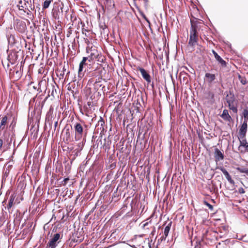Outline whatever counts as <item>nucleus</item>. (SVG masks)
Returning <instances> with one entry per match:
<instances>
[{"instance_id": "f257e3e1", "label": "nucleus", "mask_w": 248, "mask_h": 248, "mask_svg": "<svg viewBox=\"0 0 248 248\" xmlns=\"http://www.w3.org/2000/svg\"><path fill=\"white\" fill-rule=\"evenodd\" d=\"M105 67L101 64L93 71L90 72V75L92 78H90L86 87V91L89 92L90 94L92 92L96 93L100 88L103 89L102 80L103 76L105 74Z\"/></svg>"}, {"instance_id": "f03ea898", "label": "nucleus", "mask_w": 248, "mask_h": 248, "mask_svg": "<svg viewBox=\"0 0 248 248\" xmlns=\"http://www.w3.org/2000/svg\"><path fill=\"white\" fill-rule=\"evenodd\" d=\"M202 23L199 22H191V28L190 30L189 39L188 46L194 48L197 44L198 40V31L200 30Z\"/></svg>"}, {"instance_id": "7ed1b4c3", "label": "nucleus", "mask_w": 248, "mask_h": 248, "mask_svg": "<svg viewBox=\"0 0 248 248\" xmlns=\"http://www.w3.org/2000/svg\"><path fill=\"white\" fill-rule=\"evenodd\" d=\"M87 126L83 121L80 123L76 122L74 124L73 128L75 133V140L76 141L80 140L87 134Z\"/></svg>"}, {"instance_id": "20e7f679", "label": "nucleus", "mask_w": 248, "mask_h": 248, "mask_svg": "<svg viewBox=\"0 0 248 248\" xmlns=\"http://www.w3.org/2000/svg\"><path fill=\"white\" fill-rule=\"evenodd\" d=\"M16 7L19 10V13L22 16H27L28 17L31 18L33 16L31 11L34 9V6L31 4V6H28L25 2L22 0H19L16 5Z\"/></svg>"}, {"instance_id": "39448f33", "label": "nucleus", "mask_w": 248, "mask_h": 248, "mask_svg": "<svg viewBox=\"0 0 248 248\" xmlns=\"http://www.w3.org/2000/svg\"><path fill=\"white\" fill-rule=\"evenodd\" d=\"M226 100L228 104V107L230 109H231L234 113H237V107L234 105L235 101V97L234 94L230 92V94H227L226 97Z\"/></svg>"}, {"instance_id": "423d86ee", "label": "nucleus", "mask_w": 248, "mask_h": 248, "mask_svg": "<svg viewBox=\"0 0 248 248\" xmlns=\"http://www.w3.org/2000/svg\"><path fill=\"white\" fill-rule=\"evenodd\" d=\"M15 29L20 32H24L26 29V23L19 19H16L14 23Z\"/></svg>"}, {"instance_id": "0eeeda50", "label": "nucleus", "mask_w": 248, "mask_h": 248, "mask_svg": "<svg viewBox=\"0 0 248 248\" xmlns=\"http://www.w3.org/2000/svg\"><path fill=\"white\" fill-rule=\"evenodd\" d=\"M137 70L140 72L143 78L148 83H150L151 82V77L149 73L145 69L140 67H138Z\"/></svg>"}, {"instance_id": "6e6552de", "label": "nucleus", "mask_w": 248, "mask_h": 248, "mask_svg": "<svg viewBox=\"0 0 248 248\" xmlns=\"http://www.w3.org/2000/svg\"><path fill=\"white\" fill-rule=\"evenodd\" d=\"M61 235L59 233H55L53 238L50 240L47 246L52 248H55L58 243V241L60 239Z\"/></svg>"}, {"instance_id": "1a4fd4ad", "label": "nucleus", "mask_w": 248, "mask_h": 248, "mask_svg": "<svg viewBox=\"0 0 248 248\" xmlns=\"http://www.w3.org/2000/svg\"><path fill=\"white\" fill-rule=\"evenodd\" d=\"M247 120H244V123L242 124L239 130V139H244L246 136V134L247 131Z\"/></svg>"}, {"instance_id": "9d476101", "label": "nucleus", "mask_w": 248, "mask_h": 248, "mask_svg": "<svg viewBox=\"0 0 248 248\" xmlns=\"http://www.w3.org/2000/svg\"><path fill=\"white\" fill-rule=\"evenodd\" d=\"M219 169L222 172V173L225 176L226 178L230 183L232 184H233L234 183V181L232 179V177L229 174V172L224 167H221L219 168Z\"/></svg>"}, {"instance_id": "9b49d317", "label": "nucleus", "mask_w": 248, "mask_h": 248, "mask_svg": "<svg viewBox=\"0 0 248 248\" xmlns=\"http://www.w3.org/2000/svg\"><path fill=\"white\" fill-rule=\"evenodd\" d=\"M89 58L84 57L83 58L82 60L79 63V69H78V74H80L81 72L83 71L84 68L85 66L87 65L88 63L87 62V61H88Z\"/></svg>"}, {"instance_id": "f8f14e48", "label": "nucleus", "mask_w": 248, "mask_h": 248, "mask_svg": "<svg viewBox=\"0 0 248 248\" xmlns=\"http://www.w3.org/2000/svg\"><path fill=\"white\" fill-rule=\"evenodd\" d=\"M171 221L169 222L165 228L163 235L161 237V240H165L166 238L168 236L169 232L170 231L171 226Z\"/></svg>"}, {"instance_id": "ddd939ff", "label": "nucleus", "mask_w": 248, "mask_h": 248, "mask_svg": "<svg viewBox=\"0 0 248 248\" xmlns=\"http://www.w3.org/2000/svg\"><path fill=\"white\" fill-rule=\"evenodd\" d=\"M212 52L215 56V58L217 60V61L219 62V63H220L221 64V65L222 66H226V62L224 60H223L214 50H212Z\"/></svg>"}, {"instance_id": "4468645a", "label": "nucleus", "mask_w": 248, "mask_h": 248, "mask_svg": "<svg viewBox=\"0 0 248 248\" xmlns=\"http://www.w3.org/2000/svg\"><path fill=\"white\" fill-rule=\"evenodd\" d=\"M221 118L228 122H230L232 119L228 113V111L227 109H224L222 114L221 115Z\"/></svg>"}, {"instance_id": "2eb2a0df", "label": "nucleus", "mask_w": 248, "mask_h": 248, "mask_svg": "<svg viewBox=\"0 0 248 248\" xmlns=\"http://www.w3.org/2000/svg\"><path fill=\"white\" fill-rule=\"evenodd\" d=\"M215 157L216 158V160H222L224 158V155L221 152L218 150L217 148H216L215 151Z\"/></svg>"}, {"instance_id": "dca6fc26", "label": "nucleus", "mask_w": 248, "mask_h": 248, "mask_svg": "<svg viewBox=\"0 0 248 248\" xmlns=\"http://www.w3.org/2000/svg\"><path fill=\"white\" fill-rule=\"evenodd\" d=\"M104 120L102 117H100V120L98 121V123L96 125V127H97L98 129H100L101 132H102L104 130Z\"/></svg>"}, {"instance_id": "f3484780", "label": "nucleus", "mask_w": 248, "mask_h": 248, "mask_svg": "<svg viewBox=\"0 0 248 248\" xmlns=\"http://www.w3.org/2000/svg\"><path fill=\"white\" fill-rule=\"evenodd\" d=\"M205 78L208 83H211L216 79V76L215 74L207 73L205 74Z\"/></svg>"}, {"instance_id": "a211bd4d", "label": "nucleus", "mask_w": 248, "mask_h": 248, "mask_svg": "<svg viewBox=\"0 0 248 248\" xmlns=\"http://www.w3.org/2000/svg\"><path fill=\"white\" fill-rule=\"evenodd\" d=\"M8 118L6 116L2 117L0 124V131L4 129L6 124H7Z\"/></svg>"}, {"instance_id": "6ab92c4d", "label": "nucleus", "mask_w": 248, "mask_h": 248, "mask_svg": "<svg viewBox=\"0 0 248 248\" xmlns=\"http://www.w3.org/2000/svg\"><path fill=\"white\" fill-rule=\"evenodd\" d=\"M97 53V55L96 57V59L97 60V62H101V63H104L105 61H106L105 57L101 55V54L98 53L97 52H96Z\"/></svg>"}, {"instance_id": "aec40b11", "label": "nucleus", "mask_w": 248, "mask_h": 248, "mask_svg": "<svg viewBox=\"0 0 248 248\" xmlns=\"http://www.w3.org/2000/svg\"><path fill=\"white\" fill-rule=\"evenodd\" d=\"M15 197H16V196H14V195H12L10 197V199H9V200L8 202V204H7V206L8 210H9L12 207Z\"/></svg>"}, {"instance_id": "412c9836", "label": "nucleus", "mask_w": 248, "mask_h": 248, "mask_svg": "<svg viewBox=\"0 0 248 248\" xmlns=\"http://www.w3.org/2000/svg\"><path fill=\"white\" fill-rule=\"evenodd\" d=\"M236 170L241 173H245L248 176V168L244 167H238Z\"/></svg>"}, {"instance_id": "4be33fe9", "label": "nucleus", "mask_w": 248, "mask_h": 248, "mask_svg": "<svg viewBox=\"0 0 248 248\" xmlns=\"http://www.w3.org/2000/svg\"><path fill=\"white\" fill-rule=\"evenodd\" d=\"M93 52H92L90 54V56H89L88 58H89L88 62H91V61H92L93 59L96 58V56L97 55V53L96 52H97L96 50H93Z\"/></svg>"}, {"instance_id": "5701e85b", "label": "nucleus", "mask_w": 248, "mask_h": 248, "mask_svg": "<svg viewBox=\"0 0 248 248\" xmlns=\"http://www.w3.org/2000/svg\"><path fill=\"white\" fill-rule=\"evenodd\" d=\"M52 1L53 0H46L44 2V4L43 5V9H45L47 8Z\"/></svg>"}, {"instance_id": "b1692460", "label": "nucleus", "mask_w": 248, "mask_h": 248, "mask_svg": "<svg viewBox=\"0 0 248 248\" xmlns=\"http://www.w3.org/2000/svg\"><path fill=\"white\" fill-rule=\"evenodd\" d=\"M238 78L243 85H245L247 83V79L244 77H242L240 75H238Z\"/></svg>"}, {"instance_id": "393cba45", "label": "nucleus", "mask_w": 248, "mask_h": 248, "mask_svg": "<svg viewBox=\"0 0 248 248\" xmlns=\"http://www.w3.org/2000/svg\"><path fill=\"white\" fill-rule=\"evenodd\" d=\"M70 139H71V134H70V133L69 131V129H66V139H65L66 141L68 142L69 141H70Z\"/></svg>"}, {"instance_id": "a878e982", "label": "nucleus", "mask_w": 248, "mask_h": 248, "mask_svg": "<svg viewBox=\"0 0 248 248\" xmlns=\"http://www.w3.org/2000/svg\"><path fill=\"white\" fill-rule=\"evenodd\" d=\"M243 115L245 118V120L247 121L248 120V110L247 109H245L243 112Z\"/></svg>"}, {"instance_id": "bb28decb", "label": "nucleus", "mask_w": 248, "mask_h": 248, "mask_svg": "<svg viewBox=\"0 0 248 248\" xmlns=\"http://www.w3.org/2000/svg\"><path fill=\"white\" fill-rule=\"evenodd\" d=\"M240 146H244V147H245L248 143L247 142L246 140L245 139V138L244 139H242V140H240Z\"/></svg>"}, {"instance_id": "cd10ccee", "label": "nucleus", "mask_w": 248, "mask_h": 248, "mask_svg": "<svg viewBox=\"0 0 248 248\" xmlns=\"http://www.w3.org/2000/svg\"><path fill=\"white\" fill-rule=\"evenodd\" d=\"M203 203L204 204L206 205L208 208L209 209L211 210V211H213V206L210 204V203H209L207 202L204 201L203 202Z\"/></svg>"}, {"instance_id": "c85d7f7f", "label": "nucleus", "mask_w": 248, "mask_h": 248, "mask_svg": "<svg viewBox=\"0 0 248 248\" xmlns=\"http://www.w3.org/2000/svg\"><path fill=\"white\" fill-rule=\"evenodd\" d=\"M208 98L213 99L214 98V94L212 92H209L208 93Z\"/></svg>"}, {"instance_id": "c756f323", "label": "nucleus", "mask_w": 248, "mask_h": 248, "mask_svg": "<svg viewBox=\"0 0 248 248\" xmlns=\"http://www.w3.org/2000/svg\"><path fill=\"white\" fill-rule=\"evenodd\" d=\"M87 105L90 108H92L93 106V101H92V100H88L87 102Z\"/></svg>"}, {"instance_id": "7c9ffc66", "label": "nucleus", "mask_w": 248, "mask_h": 248, "mask_svg": "<svg viewBox=\"0 0 248 248\" xmlns=\"http://www.w3.org/2000/svg\"><path fill=\"white\" fill-rule=\"evenodd\" d=\"M86 93H88V94H89V96H90V98H89V100H90V101H91V100H92V101H93V94L92 93H90H90H89V91H88V92L86 91ZM92 93H93V92H92Z\"/></svg>"}, {"instance_id": "2f4dec72", "label": "nucleus", "mask_w": 248, "mask_h": 248, "mask_svg": "<svg viewBox=\"0 0 248 248\" xmlns=\"http://www.w3.org/2000/svg\"><path fill=\"white\" fill-rule=\"evenodd\" d=\"M24 2H25L28 6H31V0H22Z\"/></svg>"}, {"instance_id": "473e14b6", "label": "nucleus", "mask_w": 248, "mask_h": 248, "mask_svg": "<svg viewBox=\"0 0 248 248\" xmlns=\"http://www.w3.org/2000/svg\"><path fill=\"white\" fill-rule=\"evenodd\" d=\"M142 17L144 18V19L149 23V24H150L149 20L146 17L145 15L142 14Z\"/></svg>"}, {"instance_id": "72a5a7b5", "label": "nucleus", "mask_w": 248, "mask_h": 248, "mask_svg": "<svg viewBox=\"0 0 248 248\" xmlns=\"http://www.w3.org/2000/svg\"><path fill=\"white\" fill-rule=\"evenodd\" d=\"M16 74L17 75V78H20L21 77V73H20V72L18 70H17L16 72Z\"/></svg>"}, {"instance_id": "f704fd0d", "label": "nucleus", "mask_w": 248, "mask_h": 248, "mask_svg": "<svg viewBox=\"0 0 248 248\" xmlns=\"http://www.w3.org/2000/svg\"><path fill=\"white\" fill-rule=\"evenodd\" d=\"M69 180V178H64V180H63L64 183L62 185H65Z\"/></svg>"}, {"instance_id": "c9c22d12", "label": "nucleus", "mask_w": 248, "mask_h": 248, "mask_svg": "<svg viewBox=\"0 0 248 248\" xmlns=\"http://www.w3.org/2000/svg\"><path fill=\"white\" fill-rule=\"evenodd\" d=\"M238 191H239V192L240 194H243V193H244L245 192L244 189L243 188H240L239 189Z\"/></svg>"}, {"instance_id": "e433bc0d", "label": "nucleus", "mask_w": 248, "mask_h": 248, "mask_svg": "<svg viewBox=\"0 0 248 248\" xmlns=\"http://www.w3.org/2000/svg\"><path fill=\"white\" fill-rule=\"evenodd\" d=\"M3 145V140L1 139H0V149L1 148Z\"/></svg>"}, {"instance_id": "4c0bfd02", "label": "nucleus", "mask_w": 248, "mask_h": 248, "mask_svg": "<svg viewBox=\"0 0 248 248\" xmlns=\"http://www.w3.org/2000/svg\"><path fill=\"white\" fill-rule=\"evenodd\" d=\"M148 241H149V242H148V246H149V248H152V247H151V242H150V241H149V239H148Z\"/></svg>"}, {"instance_id": "58836bf2", "label": "nucleus", "mask_w": 248, "mask_h": 248, "mask_svg": "<svg viewBox=\"0 0 248 248\" xmlns=\"http://www.w3.org/2000/svg\"><path fill=\"white\" fill-rule=\"evenodd\" d=\"M106 2H107V4H108V2L111 3V0H106Z\"/></svg>"}, {"instance_id": "ea45409f", "label": "nucleus", "mask_w": 248, "mask_h": 248, "mask_svg": "<svg viewBox=\"0 0 248 248\" xmlns=\"http://www.w3.org/2000/svg\"><path fill=\"white\" fill-rule=\"evenodd\" d=\"M58 124V122H55L54 124V126L56 127L57 126Z\"/></svg>"}, {"instance_id": "a19ab883", "label": "nucleus", "mask_w": 248, "mask_h": 248, "mask_svg": "<svg viewBox=\"0 0 248 248\" xmlns=\"http://www.w3.org/2000/svg\"><path fill=\"white\" fill-rule=\"evenodd\" d=\"M246 150L248 151V143L245 146Z\"/></svg>"}, {"instance_id": "79ce46f5", "label": "nucleus", "mask_w": 248, "mask_h": 248, "mask_svg": "<svg viewBox=\"0 0 248 248\" xmlns=\"http://www.w3.org/2000/svg\"><path fill=\"white\" fill-rule=\"evenodd\" d=\"M148 224V222H146L145 224H144L143 227L144 228L145 227V226L147 225Z\"/></svg>"}, {"instance_id": "37998d69", "label": "nucleus", "mask_w": 248, "mask_h": 248, "mask_svg": "<svg viewBox=\"0 0 248 248\" xmlns=\"http://www.w3.org/2000/svg\"><path fill=\"white\" fill-rule=\"evenodd\" d=\"M68 90H71V87H70V86H69V87H68Z\"/></svg>"}, {"instance_id": "c03bdc74", "label": "nucleus", "mask_w": 248, "mask_h": 248, "mask_svg": "<svg viewBox=\"0 0 248 248\" xmlns=\"http://www.w3.org/2000/svg\"><path fill=\"white\" fill-rule=\"evenodd\" d=\"M46 248H51V247H49V246H46Z\"/></svg>"}]
</instances>
